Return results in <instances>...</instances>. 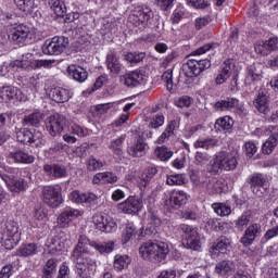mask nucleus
<instances>
[{
  "label": "nucleus",
  "mask_w": 278,
  "mask_h": 278,
  "mask_svg": "<svg viewBox=\"0 0 278 278\" xmlns=\"http://www.w3.org/2000/svg\"><path fill=\"white\" fill-rule=\"evenodd\" d=\"M88 247H92L99 253H112L114 251V242L97 243L96 241H90L85 235H81L72 253V262L75 264L77 275L81 278L92 277L94 270V261L90 258Z\"/></svg>",
  "instance_id": "nucleus-1"
},
{
  "label": "nucleus",
  "mask_w": 278,
  "mask_h": 278,
  "mask_svg": "<svg viewBox=\"0 0 278 278\" xmlns=\"http://www.w3.org/2000/svg\"><path fill=\"white\" fill-rule=\"evenodd\" d=\"M238 168V152H219L207 164V170L212 175H220L223 170H236Z\"/></svg>",
  "instance_id": "nucleus-2"
},
{
  "label": "nucleus",
  "mask_w": 278,
  "mask_h": 278,
  "mask_svg": "<svg viewBox=\"0 0 278 278\" xmlns=\"http://www.w3.org/2000/svg\"><path fill=\"white\" fill-rule=\"evenodd\" d=\"M139 253L142 260L152 262V264H160V262L166 260V255L170 253V250L167 243L147 241L139 248Z\"/></svg>",
  "instance_id": "nucleus-3"
},
{
  "label": "nucleus",
  "mask_w": 278,
  "mask_h": 278,
  "mask_svg": "<svg viewBox=\"0 0 278 278\" xmlns=\"http://www.w3.org/2000/svg\"><path fill=\"white\" fill-rule=\"evenodd\" d=\"M4 25L12 27L9 33L10 42H14V45H25V42L31 40V30L23 24L18 25L16 15H13Z\"/></svg>",
  "instance_id": "nucleus-4"
},
{
  "label": "nucleus",
  "mask_w": 278,
  "mask_h": 278,
  "mask_svg": "<svg viewBox=\"0 0 278 278\" xmlns=\"http://www.w3.org/2000/svg\"><path fill=\"white\" fill-rule=\"evenodd\" d=\"M0 239L5 249L12 250L21 242V230L16 222L9 220L0 232Z\"/></svg>",
  "instance_id": "nucleus-5"
},
{
  "label": "nucleus",
  "mask_w": 278,
  "mask_h": 278,
  "mask_svg": "<svg viewBox=\"0 0 278 278\" xmlns=\"http://www.w3.org/2000/svg\"><path fill=\"white\" fill-rule=\"evenodd\" d=\"M212 66V62L210 60H197V59H189L185 64H182V72L186 77L190 79L194 77H199L203 71H207Z\"/></svg>",
  "instance_id": "nucleus-6"
},
{
  "label": "nucleus",
  "mask_w": 278,
  "mask_h": 278,
  "mask_svg": "<svg viewBox=\"0 0 278 278\" xmlns=\"http://www.w3.org/2000/svg\"><path fill=\"white\" fill-rule=\"evenodd\" d=\"M66 47H68V38L55 36L52 39L46 40L42 45V52L45 55H60V53H64Z\"/></svg>",
  "instance_id": "nucleus-7"
},
{
  "label": "nucleus",
  "mask_w": 278,
  "mask_h": 278,
  "mask_svg": "<svg viewBox=\"0 0 278 278\" xmlns=\"http://www.w3.org/2000/svg\"><path fill=\"white\" fill-rule=\"evenodd\" d=\"M180 231L186 233V239L182 242L186 249H191L192 251H199L201 249V239L199 238L197 228L182 224L180 225Z\"/></svg>",
  "instance_id": "nucleus-8"
},
{
  "label": "nucleus",
  "mask_w": 278,
  "mask_h": 278,
  "mask_svg": "<svg viewBox=\"0 0 278 278\" xmlns=\"http://www.w3.org/2000/svg\"><path fill=\"white\" fill-rule=\"evenodd\" d=\"M42 199L43 202L50 207H59L60 205H62L63 201L60 189L53 186L43 187Z\"/></svg>",
  "instance_id": "nucleus-9"
},
{
  "label": "nucleus",
  "mask_w": 278,
  "mask_h": 278,
  "mask_svg": "<svg viewBox=\"0 0 278 278\" xmlns=\"http://www.w3.org/2000/svg\"><path fill=\"white\" fill-rule=\"evenodd\" d=\"M65 126H66V117L60 114H54L48 117V122L46 124L47 130L52 137H55L61 131H64Z\"/></svg>",
  "instance_id": "nucleus-10"
},
{
  "label": "nucleus",
  "mask_w": 278,
  "mask_h": 278,
  "mask_svg": "<svg viewBox=\"0 0 278 278\" xmlns=\"http://www.w3.org/2000/svg\"><path fill=\"white\" fill-rule=\"evenodd\" d=\"M0 99L5 103H10V101L14 103L15 101H27V96L15 87L5 86L0 89Z\"/></svg>",
  "instance_id": "nucleus-11"
},
{
  "label": "nucleus",
  "mask_w": 278,
  "mask_h": 278,
  "mask_svg": "<svg viewBox=\"0 0 278 278\" xmlns=\"http://www.w3.org/2000/svg\"><path fill=\"white\" fill-rule=\"evenodd\" d=\"M278 49V38L273 37L269 38L268 40H262L257 41L254 45V51L257 53V55H270L273 51H277Z\"/></svg>",
  "instance_id": "nucleus-12"
},
{
  "label": "nucleus",
  "mask_w": 278,
  "mask_h": 278,
  "mask_svg": "<svg viewBox=\"0 0 278 278\" xmlns=\"http://www.w3.org/2000/svg\"><path fill=\"white\" fill-rule=\"evenodd\" d=\"M123 214H138L142 210V200L136 197H128L127 200L117 205Z\"/></svg>",
  "instance_id": "nucleus-13"
},
{
  "label": "nucleus",
  "mask_w": 278,
  "mask_h": 278,
  "mask_svg": "<svg viewBox=\"0 0 278 278\" xmlns=\"http://www.w3.org/2000/svg\"><path fill=\"white\" fill-rule=\"evenodd\" d=\"M250 188L253 194H256V197H262L263 194H266V190H268V181H266L264 175L253 174L250 179Z\"/></svg>",
  "instance_id": "nucleus-14"
},
{
  "label": "nucleus",
  "mask_w": 278,
  "mask_h": 278,
  "mask_svg": "<svg viewBox=\"0 0 278 278\" xmlns=\"http://www.w3.org/2000/svg\"><path fill=\"white\" fill-rule=\"evenodd\" d=\"M188 202V194L184 191H173L168 199L165 200L166 207H172L173 210H179L181 205H186Z\"/></svg>",
  "instance_id": "nucleus-15"
},
{
  "label": "nucleus",
  "mask_w": 278,
  "mask_h": 278,
  "mask_svg": "<svg viewBox=\"0 0 278 278\" xmlns=\"http://www.w3.org/2000/svg\"><path fill=\"white\" fill-rule=\"evenodd\" d=\"M260 233H262V226L260 224H252L245 229V232L241 238V242L244 247H251Z\"/></svg>",
  "instance_id": "nucleus-16"
},
{
  "label": "nucleus",
  "mask_w": 278,
  "mask_h": 278,
  "mask_svg": "<svg viewBox=\"0 0 278 278\" xmlns=\"http://www.w3.org/2000/svg\"><path fill=\"white\" fill-rule=\"evenodd\" d=\"M142 73L138 70L121 76V81H123L124 86H127L128 88H136V86H140L142 84Z\"/></svg>",
  "instance_id": "nucleus-17"
},
{
  "label": "nucleus",
  "mask_w": 278,
  "mask_h": 278,
  "mask_svg": "<svg viewBox=\"0 0 278 278\" xmlns=\"http://www.w3.org/2000/svg\"><path fill=\"white\" fill-rule=\"evenodd\" d=\"M231 73H233V61L228 59L223 63L222 68L219 70L215 79V84L218 86L225 84V81L231 77Z\"/></svg>",
  "instance_id": "nucleus-18"
},
{
  "label": "nucleus",
  "mask_w": 278,
  "mask_h": 278,
  "mask_svg": "<svg viewBox=\"0 0 278 278\" xmlns=\"http://www.w3.org/2000/svg\"><path fill=\"white\" fill-rule=\"evenodd\" d=\"M268 103H270L268 92L266 90H260L254 100V106L256 108L257 112L261 114H268V112H270Z\"/></svg>",
  "instance_id": "nucleus-19"
},
{
  "label": "nucleus",
  "mask_w": 278,
  "mask_h": 278,
  "mask_svg": "<svg viewBox=\"0 0 278 278\" xmlns=\"http://www.w3.org/2000/svg\"><path fill=\"white\" fill-rule=\"evenodd\" d=\"M106 68L113 73V75H119L121 71H123V64L121 63V59L116 55L115 52H109L105 58Z\"/></svg>",
  "instance_id": "nucleus-20"
},
{
  "label": "nucleus",
  "mask_w": 278,
  "mask_h": 278,
  "mask_svg": "<svg viewBox=\"0 0 278 278\" xmlns=\"http://www.w3.org/2000/svg\"><path fill=\"white\" fill-rule=\"evenodd\" d=\"M83 212L73 208V207H66L58 217L59 225H62V227H66L68 223L73 220V218H77L78 216H81Z\"/></svg>",
  "instance_id": "nucleus-21"
},
{
  "label": "nucleus",
  "mask_w": 278,
  "mask_h": 278,
  "mask_svg": "<svg viewBox=\"0 0 278 278\" xmlns=\"http://www.w3.org/2000/svg\"><path fill=\"white\" fill-rule=\"evenodd\" d=\"M215 273L220 277H231L236 273V264L231 261H220L215 266Z\"/></svg>",
  "instance_id": "nucleus-22"
},
{
  "label": "nucleus",
  "mask_w": 278,
  "mask_h": 278,
  "mask_svg": "<svg viewBox=\"0 0 278 278\" xmlns=\"http://www.w3.org/2000/svg\"><path fill=\"white\" fill-rule=\"evenodd\" d=\"M98 199L94 193H81L78 190L70 194V201H72V203H96Z\"/></svg>",
  "instance_id": "nucleus-23"
},
{
  "label": "nucleus",
  "mask_w": 278,
  "mask_h": 278,
  "mask_svg": "<svg viewBox=\"0 0 278 278\" xmlns=\"http://www.w3.org/2000/svg\"><path fill=\"white\" fill-rule=\"evenodd\" d=\"M68 76L72 77L75 81H78V84H84L88 79V72L77 65H70L67 67Z\"/></svg>",
  "instance_id": "nucleus-24"
},
{
  "label": "nucleus",
  "mask_w": 278,
  "mask_h": 278,
  "mask_svg": "<svg viewBox=\"0 0 278 278\" xmlns=\"http://www.w3.org/2000/svg\"><path fill=\"white\" fill-rule=\"evenodd\" d=\"M147 149H149L147 142H144V139L139 137L128 149V153L132 157H142L147 154Z\"/></svg>",
  "instance_id": "nucleus-25"
},
{
  "label": "nucleus",
  "mask_w": 278,
  "mask_h": 278,
  "mask_svg": "<svg viewBox=\"0 0 278 278\" xmlns=\"http://www.w3.org/2000/svg\"><path fill=\"white\" fill-rule=\"evenodd\" d=\"M9 157L11 160H14L18 164H34L36 157L34 155L23 151V150H16L14 152L9 153Z\"/></svg>",
  "instance_id": "nucleus-26"
},
{
  "label": "nucleus",
  "mask_w": 278,
  "mask_h": 278,
  "mask_svg": "<svg viewBox=\"0 0 278 278\" xmlns=\"http://www.w3.org/2000/svg\"><path fill=\"white\" fill-rule=\"evenodd\" d=\"M43 170L49 177H54V179L66 177V167L59 164H46Z\"/></svg>",
  "instance_id": "nucleus-27"
},
{
  "label": "nucleus",
  "mask_w": 278,
  "mask_h": 278,
  "mask_svg": "<svg viewBox=\"0 0 278 278\" xmlns=\"http://www.w3.org/2000/svg\"><path fill=\"white\" fill-rule=\"evenodd\" d=\"M53 64H55V60H26V71L51 68Z\"/></svg>",
  "instance_id": "nucleus-28"
},
{
  "label": "nucleus",
  "mask_w": 278,
  "mask_h": 278,
  "mask_svg": "<svg viewBox=\"0 0 278 278\" xmlns=\"http://www.w3.org/2000/svg\"><path fill=\"white\" fill-rule=\"evenodd\" d=\"M239 100L236 98H226L225 100H219L215 102L214 108L217 112H227L229 110H235L238 108Z\"/></svg>",
  "instance_id": "nucleus-29"
},
{
  "label": "nucleus",
  "mask_w": 278,
  "mask_h": 278,
  "mask_svg": "<svg viewBox=\"0 0 278 278\" xmlns=\"http://www.w3.org/2000/svg\"><path fill=\"white\" fill-rule=\"evenodd\" d=\"M157 175V169L155 167H148L140 176H137V184L140 188H147L149 181Z\"/></svg>",
  "instance_id": "nucleus-30"
},
{
  "label": "nucleus",
  "mask_w": 278,
  "mask_h": 278,
  "mask_svg": "<svg viewBox=\"0 0 278 278\" xmlns=\"http://www.w3.org/2000/svg\"><path fill=\"white\" fill-rule=\"evenodd\" d=\"M51 97L56 103H66L71 99V91L62 87H56L51 90Z\"/></svg>",
  "instance_id": "nucleus-31"
},
{
  "label": "nucleus",
  "mask_w": 278,
  "mask_h": 278,
  "mask_svg": "<svg viewBox=\"0 0 278 278\" xmlns=\"http://www.w3.org/2000/svg\"><path fill=\"white\" fill-rule=\"evenodd\" d=\"M118 177L112 172L98 173L93 176V184H116Z\"/></svg>",
  "instance_id": "nucleus-32"
},
{
  "label": "nucleus",
  "mask_w": 278,
  "mask_h": 278,
  "mask_svg": "<svg viewBox=\"0 0 278 278\" xmlns=\"http://www.w3.org/2000/svg\"><path fill=\"white\" fill-rule=\"evenodd\" d=\"M149 225L152 227L146 229V236H155L157 233V227H161L162 219L155 212H151L148 218Z\"/></svg>",
  "instance_id": "nucleus-33"
},
{
  "label": "nucleus",
  "mask_w": 278,
  "mask_h": 278,
  "mask_svg": "<svg viewBox=\"0 0 278 278\" xmlns=\"http://www.w3.org/2000/svg\"><path fill=\"white\" fill-rule=\"evenodd\" d=\"M262 65H251L248 68V75L245 77V84H253V81H260L262 79V70H260Z\"/></svg>",
  "instance_id": "nucleus-34"
},
{
  "label": "nucleus",
  "mask_w": 278,
  "mask_h": 278,
  "mask_svg": "<svg viewBox=\"0 0 278 278\" xmlns=\"http://www.w3.org/2000/svg\"><path fill=\"white\" fill-rule=\"evenodd\" d=\"M48 5L55 16H64L66 14V3H64V0H49Z\"/></svg>",
  "instance_id": "nucleus-35"
},
{
  "label": "nucleus",
  "mask_w": 278,
  "mask_h": 278,
  "mask_svg": "<svg viewBox=\"0 0 278 278\" xmlns=\"http://www.w3.org/2000/svg\"><path fill=\"white\" fill-rule=\"evenodd\" d=\"M277 140H278V132L274 131L269 138L263 143V153L265 155H270L273 151H275V148L277 147Z\"/></svg>",
  "instance_id": "nucleus-36"
},
{
  "label": "nucleus",
  "mask_w": 278,
  "mask_h": 278,
  "mask_svg": "<svg viewBox=\"0 0 278 278\" xmlns=\"http://www.w3.org/2000/svg\"><path fill=\"white\" fill-rule=\"evenodd\" d=\"M42 121V113L35 112L29 115L24 116L23 125L24 127H38Z\"/></svg>",
  "instance_id": "nucleus-37"
},
{
  "label": "nucleus",
  "mask_w": 278,
  "mask_h": 278,
  "mask_svg": "<svg viewBox=\"0 0 278 278\" xmlns=\"http://www.w3.org/2000/svg\"><path fill=\"white\" fill-rule=\"evenodd\" d=\"M253 218V215L250 211L244 212L241 214L236 220H235V227L236 229H244V227H249V224L251 223Z\"/></svg>",
  "instance_id": "nucleus-38"
},
{
  "label": "nucleus",
  "mask_w": 278,
  "mask_h": 278,
  "mask_svg": "<svg viewBox=\"0 0 278 278\" xmlns=\"http://www.w3.org/2000/svg\"><path fill=\"white\" fill-rule=\"evenodd\" d=\"M227 249H229V240L227 238H222L212 247L211 254L218 255V253H227Z\"/></svg>",
  "instance_id": "nucleus-39"
},
{
  "label": "nucleus",
  "mask_w": 278,
  "mask_h": 278,
  "mask_svg": "<svg viewBox=\"0 0 278 278\" xmlns=\"http://www.w3.org/2000/svg\"><path fill=\"white\" fill-rule=\"evenodd\" d=\"M36 253H38V245L36 243L24 244L17 251V255L21 257H29V255H36Z\"/></svg>",
  "instance_id": "nucleus-40"
},
{
  "label": "nucleus",
  "mask_w": 278,
  "mask_h": 278,
  "mask_svg": "<svg viewBox=\"0 0 278 278\" xmlns=\"http://www.w3.org/2000/svg\"><path fill=\"white\" fill-rule=\"evenodd\" d=\"M233 127V119L230 116L219 117L215 122V129H223L224 131H228Z\"/></svg>",
  "instance_id": "nucleus-41"
},
{
  "label": "nucleus",
  "mask_w": 278,
  "mask_h": 278,
  "mask_svg": "<svg viewBox=\"0 0 278 278\" xmlns=\"http://www.w3.org/2000/svg\"><path fill=\"white\" fill-rule=\"evenodd\" d=\"M129 266V256L117 254L114 257L113 268L121 271Z\"/></svg>",
  "instance_id": "nucleus-42"
},
{
  "label": "nucleus",
  "mask_w": 278,
  "mask_h": 278,
  "mask_svg": "<svg viewBox=\"0 0 278 278\" xmlns=\"http://www.w3.org/2000/svg\"><path fill=\"white\" fill-rule=\"evenodd\" d=\"M195 149H214V147H218V139L206 138L204 140H198L194 142Z\"/></svg>",
  "instance_id": "nucleus-43"
},
{
  "label": "nucleus",
  "mask_w": 278,
  "mask_h": 278,
  "mask_svg": "<svg viewBox=\"0 0 278 278\" xmlns=\"http://www.w3.org/2000/svg\"><path fill=\"white\" fill-rule=\"evenodd\" d=\"M15 5L22 12L31 14L34 12V0H14Z\"/></svg>",
  "instance_id": "nucleus-44"
},
{
  "label": "nucleus",
  "mask_w": 278,
  "mask_h": 278,
  "mask_svg": "<svg viewBox=\"0 0 278 278\" xmlns=\"http://www.w3.org/2000/svg\"><path fill=\"white\" fill-rule=\"evenodd\" d=\"M175 125H177V122L175 121L169 122L164 132L157 139L159 144H164V142H166V140H168V138L173 136L175 131Z\"/></svg>",
  "instance_id": "nucleus-45"
},
{
  "label": "nucleus",
  "mask_w": 278,
  "mask_h": 278,
  "mask_svg": "<svg viewBox=\"0 0 278 278\" xmlns=\"http://www.w3.org/2000/svg\"><path fill=\"white\" fill-rule=\"evenodd\" d=\"M134 233H136V226L134 223L126 224V227L122 233V242L123 244H127L131 238H134Z\"/></svg>",
  "instance_id": "nucleus-46"
},
{
  "label": "nucleus",
  "mask_w": 278,
  "mask_h": 278,
  "mask_svg": "<svg viewBox=\"0 0 278 278\" xmlns=\"http://www.w3.org/2000/svg\"><path fill=\"white\" fill-rule=\"evenodd\" d=\"M16 138L18 142H22V144H29V142H31V138H34V134L27 128H24L16 132Z\"/></svg>",
  "instance_id": "nucleus-47"
},
{
  "label": "nucleus",
  "mask_w": 278,
  "mask_h": 278,
  "mask_svg": "<svg viewBox=\"0 0 278 278\" xmlns=\"http://www.w3.org/2000/svg\"><path fill=\"white\" fill-rule=\"evenodd\" d=\"M154 154L162 162H167V160L173 157V151L168 150L167 147L156 148Z\"/></svg>",
  "instance_id": "nucleus-48"
},
{
  "label": "nucleus",
  "mask_w": 278,
  "mask_h": 278,
  "mask_svg": "<svg viewBox=\"0 0 278 278\" xmlns=\"http://www.w3.org/2000/svg\"><path fill=\"white\" fill-rule=\"evenodd\" d=\"M3 179L12 192H21L22 190H25V181L23 179L10 180L8 177Z\"/></svg>",
  "instance_id": "nucleus-49"
},
{
  "label": "nucleus",
  "mask_w": 278,
  "mask_h": 278,
  "mask_svg": "<svg viewBox=\"0 0 278 278\" xmlns=\"http://www.w3.org/2000/svg\"><path fill=\"white\" fill-rule=\"evenodd\" d=\"M123 142H125V136H121L119 138L113 140L109 149L115 153V155H123Z\"/></svg>",
  "instance_id": "nucleus-50"
},
{
  "label": "nucleus",
  "mask_w": 278,
  "mask_h": 278,
  "mask_svg": "<svg viewBox=\"0 0 278 278\" xmlns=\"http://www.w3.org/2000/svg\"><path fill=\"white\" fill-rule=\"evenodd\" d=\"M212 207L218 216H229L231 214V206L225 203H214Z\"/></svg>",
  "instance_id": "nucleus-51"
},
{
  "label": "nucleus",
  "mask_w": 278,
  "mask_h": 278,
  "mask_svg": "<svg viewBox=\"0 0 278 278\" xmlns=\"http://www.w3.org/2000/svg\"><path fill=\"white\" fill-rule=\"evenodd\" d=\"M146 56L147 54L143 52H129L124 56V60H126V62H130V64H138V62H142Z\"/></svg>",
  "instance_id": "nucleus-52"
},
{
  "label": "nucleus",
  "mask_w": 278,
  "mask_h": 278,
  "mask_svg": "<svg viewBox=\"0 0 278 278\" xmlns=\"http://www.w3.org/2000/svg\"><path fill=\"white\" fill-rule=\"evenodd\" d=\"M93 224L97 227V229H99V231H108V218L103 217V215H94Z\"/></svg>",
  "instance_id": "nucleus-53"
},
{
  "label": "nucleus",
  "mask_w": 278,
  "mask_h": 278,
  "mask_svg": "<svg viewBox=\"0 0 278 278\" xmlns=\"http://www.w3.org/2000/svg\"><path fill=\"white\" fill-rule=\"evenodd\" d=\"M105 164L101 160H97L94 156H90L87 161L88 170H101Z\"/></svg>",
  "instance_id": "nucleus-54"
},
{
  "label": "nucleus",
  "mask_w": 278,
  "mask_h": 278,
  "mask_svg": "<svg viewBox=\"0 0 278 278\" xmlns=\"http://www.w3.org/2000/svg\"><path fill=\"white\" fill-rule=\"evenodd\" d=\"M166 184L168 186H184V175L175 174L167 177Z\"/></svg>",
  "instance_id": "nucleus-55"
},
{
  "label": "nucleus",
  "mask_w": 278,
  "mask_h": 278,
  "mask_svg": "<svg viewBox=\"0 0 278 278\" xmlns=\"http://www.w3.org/2000/svg\"><path fill=\"white\" fill-rule=\"evenodd\" d=\"M162 79H163V81H165V84L167 86V90H169V92H174L175 88H174V85H173V70H167L162 75Z\"/></svg>",
  "instance_id": "nucleus-56"
},
{
  "label": "nucleus",
  "mask_w": 278,
  "mask_h": 278,
  "mask_svg": "<svg viewBox=\"0 0 278 278\" xmlns=\"http://www.w3.org/2000/svg\"><path fill=\"white\" fill-rule=\"evenodd\" d=\"M194 160L198 166H203V164L210 162V154H207L206 152H197Z\"/></svg>",
  "instance_id": "nucleus-57"
},
{
  "label": "nucleus",
  "mask_w": 278,
  "mask_h": 278,
  "mask_svg": "<svg viewBox=\"0 0 278 278\" xmlns=\"http://www.w3.org/2000/svg\"><path fill=\"white\" fill-rule=\"evenodd\" d=\"M164 125V115L156 114L150 122L149 127L152 129H157V127H162Z\"/></svg>",
  "instance_id": "nucleus-58"
},
{
  "label": "nucleus",
  "mask_w": 278,
  "mask_h": 278,
  "mask_svg": "<svg viewBox=\"0 0 278 278\" xmlns=\"http://www.w3.org/2000/svg\"><path fill=\"white\" fill-rule=\"evenodd\" d=\"M175 105H177V108H190V105H192V99L188 96H182L175 101Z\"/></svg>",
  "instance_id": "nucleus-59"
},
{
  "label": "nucleus",
  "mask_w": 278,
  "mask_h": 278,
  "mask_svg": "<svg viewBox=\"0 0 278 278\" xmlns=\"http://www.w3.org/2000/svg\"><path fill=\"white\" fill-rule=\"evenodd\" d=\"M70 129H71L72 134H75L76 136H79L80 138H84V136H88V129H86L77 124H73Z\"/></svg>",
  "instance_id": "nucleus-60"
},
{
  "label": "nucleus",
  "mask_w": 278,
  "mask_h": 278,
  "mask_svg": "<svg viewBox=\"0 0 278 278\" xmlns=\"http://www.w3.org/2000/svg\"><path fill=\"white\" fill-rule=\"evenodd\" d=\"M47 247L49 250V253H51L52 255H55L58 253V251H60V241L55 240V239H50L47 242Z\"/></svg>",
  "instance_id": "nucleus-61"
},
{
  "label": "nucleus",
  "mask_w": 278,
  "mask_h": 278,
  "mask_svg": "<svg viewBox=\"0 0 278 278\" xmlns=\"http://www.w3.org/2000/svg\"><path fill=\"white\" fill-rule=\"evenodd\" d=\"M28 144H34V147H42L45 144V140L42 139V132H35L30 138Z\"/></svg>",
  "instance_id": "nucleus-62"
},
{
  "label": "nucleus",
  "mask_w": 278,
  "mask_h": 278,
  "mask_svg": "<svg viewBox=\"0 0 278 278\" xmlns=\"http://www.w3.org/2000/svg\"><path fill=\"white\" fill-rule=\"evenodd\" d=\"M112 108H114V103H112V102L98 104L96 106V112L100 116H103V114H106L108 110H112Z\"/></svg>",
  "instance_id": "nucleus-63"
},
{
  "label": "nucleus",
  "mask_w": 278,
  "mask_h": 278,
  "mask_svg": "<svg viewBox=\"0 0 278 278\" xmlns=\"http://www.w3.org/2000/svg\"><path fill=\"white\" fill-rule=\"evenodd\" d=\"M176 277H177V270L175 269H164L157 276V278H176Z\"/></svg>",
  "instance_id": "nucleus-64"
}]
</instances>
